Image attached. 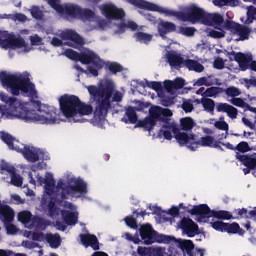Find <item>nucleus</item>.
<instances>
[{
    "label": "nucleus",
    "mask_w": 256,
    "mask_h": 256,
    "mask_svg": "<svg viewBox=\"0 0 256 256\" xmlns=\"http://www.w3.org/2000/svg\"><path fill=\"white\" fill-rule=\"evenodd\" d=\"M223 93V89L219 87H210L202 93V97H217V95H221Z\"/></svg>",
    "instance_id": "nucleus-38"
},
{
    "label": "nucleus",
    "mask_w": 256,
    "mask_h": 256,
    "mask_svg": "<svg viewBox=\"0 0 256 256\" xmlns=\"http://www.w3.org/2000/svg\"><path fill=\"white\" fill-rule=\"evenodd\" d=\"M111 92H106L101 96L100 101H98L96 108L94 110V117L92 119V123L97 125L98 127H103L107 120V111L111 107Z\"/></svg>",
    "instance_id": "nucleus-13"
},
{
    "label": "nucleus",
    "mask_w": 256,
    "mask_h": 256,
    "mask_svg": "<svg viewBox=\"0 0 256 256\" xmlns=\"http://www.w3.org/2000/svg\"><path fill=\"white\" fill-rule=\"evenodd\" d=\"M227 27L230 29L235 41H245V39H249V33H251L249 28L235 22H228Z\"/></svg>",
    "instance_id": "nucleus-20"
},
{
    "label": "nucleus",
    "mask_w": 256,
    "mask_h": 256,
    "mask_svg": "<svg viewBox=\"0 0 256 256\" xmlns=\"http://www.w3.org/2000/svg\"><path fill=\"white\" fill-rule=\"evenodd\" d=\"M180 123L184 131H191V129L195 127V121H193L190 117L182 118Z\"/></svg>",
    "instance_id": "nucleus-40"
},
{
    "label": "nucleus",
    "mask_w": 256,
    "mask_h": 256,
    "mask_svg": "<svg viewBox=\"0 0 256 256\" xmlns=\"http://www.w3.org/2000/svg\"><path fill=\"white\" fill-rule=\"evenodd\" d=\"M100 10L107 19H123L125 17V12L113 4H104L100 6Z\"/></svg>",
    "instance_id": "nucleus-22"
},
{
    "label": "nucleus",
    "mask_w": 256,
    "mask_h": 256,
    "mask_svg": "<svg viewBox=\"0 0 256 256\" xmlns=\"http://www.w3.org/2000/svg\"><path fill=\"white\" fill-rule=\"evenodd\" d=\"M37 217H33L30 211L24 210L18 213V221L23 223V225H27V223L31 221H37Z\"/></svg>",
    "instance_id": "nucleus-36"
},
{
    "label": "nucleus",
    "mask_w": 256,
    "mask_h": 256,
    "mask_svg": "<svg viewBox=\"0 0 256 256\" xmlns=\"http://www.w3.org/2000/svg\"><path fill=\"white\" fill-rule=\"evenodd\" d=\"M10 197L17 205H23L25 203V199L21 198L19 194H11Z\"/></svg>",
    "instance_id": "nucleus-60"
},
{
    "label": "nucleus",
    "mask_w": 256,
    "mask_h": 256,
    "mask_svg": "<svg viewBox=\"0 0 256 256\" xmlns=\"http://www.w3.org/2000/svg\"><path fill=\"white\" fill-rule=\"evenodd\" d=\"M230 103L232 105H235V107H240V109H244V111H247V107H249V104L241 98H232L230 100Z\"/></svg>",
    "instance_id": "nucleus-47"
},
{
    "label": "nucleus",
    "mask_w": 256,
    "mask_h": 256,
    "mask_svg": "<svg viewBox=\"0 0 256 256\" xmlns=\"http://www.w3.org/2000/svg\"><path fill=\"white\" fill-rule=\"evenodd\" d=\"M88 93H90L91 97H97L99 95V88L96 86H88L87 87Z\"/></svg>",
    "instance_id": "nucleus-63"
},
{
    "label": "nucleus",
    "mask_w": 256,
    "mask_h": 256,
    "mask_svg": "<svg viewBox=\"0 0 256 256\" xmlns=\"http://www.w3.org/2000/svg\"><path fill=\"white\" fill-rule=\"evenodd\" d=\"M197 107H199V105L195 106V102H191V100H186L182 104V109L186 113H191V111H193V109H197Z\"/></svg>",
    "instance_id": "nucleus-48"
},
{
    "label": "nucleus",
    "mask_w": 256,
    "mask_h": 256,
    "mask_svg": "<svg viewBox=\"0 0 256 256\" xmlns=\"http://www.w3.org/2000/svg\"><path fill=\"white\" fill-rule=\"evenodd\" d=\"M0 173L3 181L13 185L14 187H21L23 185V177L15 174V167L7 162H1Z\"/></svg>",
    "instance_id": "nucleus-16"
},
{
    "label": "nucleus",
    "mask_w": 256,
    "mask_h": 256,
    "mask_svg": "<svg viewBox=\"0 0 256 256\" xmlns=\"http://www.w3.org/2000/svg\"><path fill=\"white\" fill-rule=\"evenodd\" d=\"M165 57L169 65L175 67V69L185 67V60H183V57H181V55H179L177 52H167Z\"/></svg>",
    "instance_id": "nucleus-28"
},
{
    "label": "nucleus",
    "mask_w": 256,
    "mask_h": 256,
    "mask_svg": "<svg viewBox=\"0 0 256 256\" xmlns=\"http://www.w3.org/2000/svg\"><path fill=\"white\" fill-rule=\"evenodd\" d=\"M230 106H231V105H229V104H227V103H218V104L216 105V111H217L218 113H227V111H228V109H229Z\"/></svg>",
    "instance_id": "nucleus-55"
},
{
    "label": "nucleus",
    "mask_w": 256,
    "mask_h": 256,
    "mask_svg": "<svg viewBox=\"0 0 256 256\" xmlns=\"http://www.w3.org/2000/svg\"><path fill=\"white\" fill-rule=\"evenodd\" d=\"M26 229H32L33 231L24 230L23 236L31 237L32 241H37L38 243H43L47 240V234H44L43 231L47 229V225H25Z\"/></svg>",
    "instance_id": "nucleus-18"
},
{
    "label": "nucleus",
    "mask_w": 256,
    "mask_h": 256,
    "mask_svg": "<svg viewBox=\"0 0 256 256\" xmlns=\"http://www.w3.org/2000/svg\"><path fill=\"white\" fill-rule=\"evenodd\" d=\"M7 235H23L25 230H21L17 225H5Z\"/></svg>",
    "instance_id": "nucleus-42"
},
{
    "label": "nucleus",
    "mask_w": 256,
    "mask_h": 256,
    "mask_svg": "<svg viewBox=\"0 0 256 256\" xmlns=\"http://www.w3.org/2000/svg\"><path fill=\"white\" fill-rule=\"evenodd\" d=\"M238 113L239 111L237 110V108L233 107L232 105H230V107H228V110L226 111V115L230 119H237Z\"/></svg>",
    "instance_id": "nucleus-53"
},
{
    "label": "nucleus",
    "mask_w": 256,
    "mask_h": 256,
    "mask_svg": "<svg viewBox=\"0 0 256 256\" xmlns=\"http://www.w3.org/2000/svg\"><path fill=\"white\" fill-rule=\"evenodd\" d=\"M132 87H136L139 93H143V89H146V87L159 92L162 88V85L160 82H149L147 80H143V81H133Z\"/></svg>",
    "instance_id": "nucleus-26"
},
{
    "label": "nucleus",
    "mask_w": 256,
    "mask_h": 256,
    "mask_svg": "<svg viewBox=\"0 0 256 256\" xmlns=\"http://www.w3.org/2000/svg\"><path fill=\"white\" fill-rule=\"evenodd\" d=\"M233 56L234 61L238 63L242 71H245L249 65H251V61H253V56L251 54L236 53L233 54Z\"/></svg>",
    "instance_id": "nucleus-29"
},
{
    "label": "nucleus",
    "mask_w": 256,
    "mask_h": 256,
    "mask_svg": "<svg viewBox=\"0 0 256 256\" xmlns=\"http://www.w3.org/2000/svg\"><path fill=\"white\" fill-rule=\"evenodd\" d=\"M236 157L239 159V161H241L242 165L253 169L252 173L256 178V154L252 156L237 155Z\"/></svg>",
    "instance_id": "nucleus-33"
},
{
    "label": "nucleus",
    "mask_w": 256,
    "mask_h": 256,
    "mask_svg": "<svg viewBox=\"0 0 256 256\" xmlns=\"http://www.w3.org/2000/svg\"><path fill=\"white\" fill-rule=\"evenodd\" d=\"M59 211H61L60 217L66 221V223H70L75 225L77 223V217L79 213H77V208L73 206L71 203H63L54 202L49 204L48 213L50 217H55V219H59Z\"/></svg>",
    "instance_id": "nucleus-9"
},
{
    "label": "nucleus",
    "mask_w": 256,
    "mask_h": 256,
    "mask_svg": "<svg viewBox=\"0 0 256 256\" xmlns=\"http://www.w3.org/2000/svg\"><path fill=\"white\" fill-rule=\"evenodd\" d=\"M64 55L72 61H81L84 65H91L88 68V73L94 77L99 75V70L103 69L105 65V62H103V60H101V58H99L95 52L89 49H84L81 54L69 49L65 51Z\"/></svg>",
    "instance_id": "nucleus-7"
},
{
    "label": "nucleus",
    "mask_w": 256,
    "mask_h": 256,
    "mask_svg": "<svg viewBox=\"0 0 256 256\" xmlns=\"http://www.w3.org/2000/svg\"><path fill=\"white\" fill-rule=\"evenodd\" d=\"M0 219L3 223H11L15 219L13 208L6 204H0Z\"/></svg>",
    "instance_id": "nucleus-30"
},
{
    "label": "nucleus",
    "mask_w": 256,
    "mask_h": 256,
    "mask_svg": "<svg viewBox=\"0 0 256 256\" xmlns=\"http://www.w3.org/2000/svg\"><path fill=\"white\" fill-rule=\"evenodd\" d=\"M1 140L7 144V146L12 151H17V153H22L27 161L35 163V161H42L44 159H49L47 152L42 149L35 148L34 146H24L19 140L13 138L8 133H1Z\"/></svg>",
    "instance_id": "nucleus-6"
},
{
    "label": "nucleus",
    "mask_w": 256,
    "mask_h": 256,
    "mask_svg": "<svg viewBox=\"0 0 256 256\" xmlns=\"http://www.w3.org/2000/svg\"><path fill=\"white\" fill-rule=\"evenodd\" d=\"M164 87L168 93H175L177 89H183L185 87V80L183 78H177L174 81H164Z\"/></svg>",
    "instance_id": "nucleus-31"
},
{
    "label": "nucleus",
    "mask_w": 256,
    "mask_h": 256,
    "mask_svg": "<svg viewBox=\"0 0 256 256\" xmlns=\"http://www.w3.org/2000/svg\"><path fill=\"white\" fill-rule=\"evenodd\" d=\"M151 251H152V246L150 247L138 246L137 248V254L139 256H151Z\"/></svg>",
    "instance_id": "nucleus-50"
},
{
    "label": "nucleus",
    "mask_w": 256,
    "mask_h": 256,
    "mask_svg": "<svg viewBox=\"0 0 256 256\" xmlns=\"http://www.w3.org/2000/svg\"><path fill=\"white\" fill-rule=\"evenodd\" d=\"M194 105L195 107H198L202 105L204 111H206L207 113H214L215 111V101H213V99H209V98H203L202 100L196 99L194 100Z\"/></svg>",
    "instance_id": "nucleus-34"
},
{
    "label": "nucleus",
    "mask_w": 256,
    "mask_h": 256,
    "mask_svg": "<svg viewBox=\"0 0 256 256\" xmlns=\"http://www.w3.org/2000/svg\"><path fill=\"white\" fill-rule=\"evenodd\" d=\"M68 189L65 193L71 195V197H81L84 193H87V184L81 179H77L73 176L68 177Z\"/></svg>",
    "instance_id": "nucleus-17"
},
{
    "label": "nucleus",
    "mask_w": 256,
    "mask_h": 256,
    "mask_svg": "<svg viewBox=\"0 0 256 256\" xmlns=\"http://www.w3.org/2000/svg\"><path fill=\"white\" fill-rule=\"evenodd\" d=\"M177 229L182 231L183 235L187 237H195V235H200V238L205 239V231L203 228H200L199 225H178ZM201 241V239H199Z\"/></svg>",
    "instance_id": "nucleus-24"
},
{
    "label": "nucleus",
    "mask_w": 256,
    "mask_h": 256,
    "mask_svg": "<svg viewBox=\"0 0 256 256\" xmlns=\"http://www.w3.org/2000/svg\"><path fill=\"white\" fill-rule=\"evenodd\" d=\"M47 2L52 9H55V11L61 15H70L76 19H82V21H89L93 27L98 23L97 18H95V13L91 10H81V8L73 4L61 6L59 5V0H47Z\"/></svg>",
    "instance_id": "nucleus-8"
},
{
    "label": "nucleus",
    "mask_w": 256,
    "mask_h": 256,
    "mask_svg": "<svg viewBox=\"0 0 256 256\" xmlns=\"http://www.w3.org/2000/svg\"><path fill=\"white\" fill-rule=\"evenodd\" d=\"M175 103V97L169 98V97H163L161 99V104L164 105V107H169L170 105H174Z\"/></svg>",
    "instance_id": "nucleus-58"
},
{
    "label": "nucleus",
    "mask_w": 256,
    "mask_h": 256,
    "mask_svg": "<svg viewBox=\"0 0 256 256\" xmlns=\"http://www.w3.org/2000/svg\"><path fill=\"white\" fill-rule=\"evenodd\" d=\"M208 35L213 39H223V37H225V31L219 27H215L208 32Z\"/></svg>",
    "instance_id": "nucleus-43"
},
{
    "label": "nucleus",
    "mask_w": 256,
    "mask_h": 256,
    "mask_svg": "<svg viewBox=\"0 0 256 256\" xmlns=\"http://www.w3.org/2000/svg\"><path fill=\"white\" fill-rule=\"evenodd\" d=\"M135 5L141 7L142 9H147V11H157L158 13H163L168 17H177L179 21L189 22V23H202L208 26H218L223 27V16L219 13H207L205 10L197 6V4H190L186 6H180V11L170 10L163 8L157 4L143 0H135Z\"/></svg>",
    "instance_id": "nucleus-3"
},
{
    "label": "nucleus",
    "mask_w": 256,
    "mask_h": 256,
    "mask_svg": "<svg viewBox=\"0 0 256 256\" xmlns=\"http://www.w3.org/2000/svg\"><path fill=\"white\" fill-rule=\"evenodd\" d=\"M212 227L220 233L245 235V230L240 225H212Z\"/></svg>",
    "instance_id": "nucleus-27"
},
{
    "label": "nucleus",
    "mask_w": 256,
    "mask_h": 256,
    "mask_svg": "<svg viewBox=\"0 0 256 256\" xmlns=\"http://www.w3.org/2000/svg\"><path fill=\"white\" fill-rule=\"evenodd\" d=\"M125 27L131 29L132 31H135V29H137V24L135 22H127L125 26L122 25L119 27V33H123V31H125Z\"/></svg>",
    "instance_id": "nucleus-57"
},
{
    "label": "nucleus",
    "mask_w": 256,
    "mask_h": 256,
    "mask_svg": "<svg viewBox=\"0 0 256 256\" xmlns=\"http://www.w3.org/2000/svg\"><path fill=\"white\" fill-rule=\"evenodd\" d=\"M136 103L138 107L128 108L126 110L125 117L122 118V121H124L125 123H137V114L135 113V111H144V109H147V107H149V105L141 101H137Z\"/></svg>",
    "instance_id": "nucleus-25"
},
{
    "label": "nucleus",
    "mask_w": 256,
    "mask_h": 256,
    "mask_svg": "<svg viewBox=\"0 0 256 256\" xmlns=\"http://www.w3.org/2000/svg\"><path fill=\"white\" fill-rule=\"evenodd\" d=\"M0 81L2 87L12 93V95H25L31 99H37V90L35 85L29 79V73L0 72Z\"/></svg>",
    "instance_id": "nucleus-4"
},
{
    "label": "nucleus",
    "mask_w": 256,
    "mask_h": 256,
    "mask_svg": "<svg viewBox=\"0 0 256 256\" xmlns=\"http://www.w3.org/2000/svg\"><path fill=\"white\" fill-rule=\"evenodd\" d=\"M179 207L172 206L168 210H163L157 216H155L157 223H162L164 225H173L175 223V217H179Z\"/></svg>",
    "instance_id": "nucleus-19"
},
{
    "label": "nucleus",
    "mask_w": 256,
    "mask_h": 256,
    "mask_svg": "<svg viewBox=\"0 0 256 256\" xmlns=\"http://www.w3.org/2000/svg\"><path fill=\"white\" fill-rule=\"evenodd\" d=\"M195 28L193 27H179L177 30V33H180V35H184L185 37H193L195 35Z\"/></svg>",
    "instance_id": "nucleus-44"
},
{
    "label": "nucleus",
    "mask_w": 256,
    "mask_h": 256,
    "mask_svg": "<svg viewBox=\"0 0 256 256\" xmlns=\"http://www.w3.org/2000/svg\"><path fill=\"white\" fill-rule=\"evenodd\" d=\"M242 123L248 127L249 129H255L256 127V122L252 121L251 119L247 118V117H243L242 118Z\"/></svg>",
    "instance_id": "nucleus-56"
},
{
    "label": "nucleus",
    "mask_w": 256,
    "mask_h": 256,
    "mask_svg": "<svg viewBox=\"0 0 256 256\" xmlns=\"http://www.w3.org/2000/svg\"><path fill=\"white\" fill-rule=\"evenodd\" d=\"M140 237L145 245H153V243L167 245L170 239L169 235L159 234V232L155 231L151 225L140 226Z\"/></svg>",
    "instance_id": "nucleus-15"
},
{
    "label": "nucleus",
    "mask_w": 256,
    "mask_h": 256,
    "mask_svg": "<svg viewBox=\"0 0 256 256\" xmlns=\"http://www.w3.org/2000/svg\"><path fill=\"white\" fill-rule=\"evenodd\" d=\"M184 67H187L189 71H196V73H203L205 67L195 60H185Z\"/></svg>",
    "instance_id": "nucleus-37"
},
{
    "label": "nucleus",
    "mask_w": 256,
    "mask_h": 256,
    "mask_svg": "<svg viewBox=\"0 0 256 256\" xmlns=\"http://www.w3.org/2000/svg\"><path fill=\"white\" fill-rule=\"evenodd\" d=\"M158 29V33L160 35V37H162V39H167L165 37V35H167V33H171V31H175L176 26L175 24L171 23V22H167V21H163L160 20L157 26Z\"/></svg>",
    "instance_id": "nucleus-32"
},
{
    "label": "nucleus",
    "mask_w": 256,
    "mask_h": 256,
    "mask_svg": "<svg viewBox=\"0 0 256 256\" xmlns=\"http://www.w3.org/2000/svg\"><path fill=\"white\" fill-rule=\"evenodd\" d=\"M107 69L111 71V73H119V71H121V65L112 62L107 64Z\"/></svg>",
    "instance_id": "nucleus-54"
},
{
    "label": "nucleus",
    "mask_w": 256,
    "mask_h": 256,
    "mask_svg": "<svg viewBox=\"0 0 256 256\" xmlns=\"http://www.w3.org/2000/svg\"><path fill=\"white\" fill-rule=\"evenodd\" d=\"M148 209L150 211H152V213H154L157 217V215H159V213H161L163 210L161 209V207L157 206V205H153V204H149L148 205Z\"/></svg>",
    "instance_id": "nucleus-62"
},
{
    "label": "nucleus",
    "mask_w": 256,
    "mask_h": 256,
    "mask_svg": "<svg viewBox=\"0 0 256 256\" xmlns=\"http://www.w3.org/2000/svg\"><path fill=\"white\" fill-rule=\"evenodd\" d=\"M30 13H31L32 17H34V19H41V17H42L41 10H39L38 7H35V6L32 7L30 9Z\"/></svg>",
    "instance_id": "nucleus-59"
},
{
    "label": "nucleus",
    "mask_w": 256,
    "mask_h": 256,
    "mask_svg": "<svg viewBox=\"0 0 256 256\" xmlns=\"http://www.w3.org/2000/svg\"><path fill=\"white\" fill-rule=\"evenodd\" d=\"M237 151H240V153H247L249 151H251V147L249 146V143L247 142H240L237 146H236Z\"/></svg>",
    "instance_id": "nucleus-52"
},
{
    "label": "nucleus",
    "mask_w": 256,
    "mask_h": 256,
    "mask_svg": "<svg viewBox=\"0 0 256 256\" xmlns=\"http://www.w3.org/2000/svg\"><path fill=\"white\" fill-rule=\"evenodd\" d=\"M0 101L9 105L7 110H3V106L0 105V115L5 119H20L25 123H41L42 125H55L61 122L55 107L41 104L39 101L23 102L9 97L4 92H0Z\"/></svg>",
    "instance_id": "nucleus-2"
},
{
    "label": "nucleus",
    "mask_w": 256,
    "mask_h": 256,
    "mask_svg": "<svg viewBox=\"0 0 256 256\" xmlns=\"http://www.w3.org/2000/svg\"><path fill=\"white\" fill-rule=\"evenodd\" d=\"M58 36L62 39L65 45L70 47H77L78 45H83V39L75 33L73 30H66L58 33Z\"/></svg>",
    "instance_id": "nucleus-21"
},
{
    "label": "nucleus",
    "mask_w": 256,
    "mask_h": 256,
    "mask_svg": "<svg viewBox=\"0 0 256 256\" xmlns=\"http://www.w3.org/2000/svg\"><path fill=\"white\" fill-rule=\"evenodd\" d=\"M166 245H173L182 250L184 255L188 256H205L206 250L204 248H195V244L191 240H183L181 238H175V236L169 235Z\"/></svg>",
    "instance_id": "nucleus-14"
},
{
    "label": "nucleus",
    "mask_w": 256,
    "mask_h": 256,
    "mask_svg": "<svg viewBox=\"0 0 256 256\" xmlns=\"http://www.w3.org/2000/svg\"><path fill=\"white\" fill-rule=\"evenodd\" d=\"M216 7H225V5H230V7H237L239 5L238 0H213Z\"/></svg>",
    "instance_id": "nucleus-39"
},
{
    "label": "nucleus",
    "mask_w": 256,
    "mask_h": 256,
    "mask_svg": "<svg viewBox=\"0 0 256 256\" xmlns=\"http://www.w3.org/2000/svg\"><path fill=\"white\" fill-rule=\"evenodd\" d=\"M227 60H223V58L217 57L214 59L213 67L214 69H225V64Z\"/></svg>",
    "instance_id": "nucleus-51"
},
{
    "label": "nucleus",
    "mask_w": 256,
    "mask_h": 256,
    "mask_svg": "<svg viewBox=\"0 0 256 256\" xmlns=\"http://www.w3.org/2000/svg\"><path fill=\"white\" fill-rule=\"evenodd\" d=\"M190 213L191 215H199V223H207V221H215V219H233V216L228 211H211L209 206L205 204L194 206Z\"/></svg>",
    "instance_id": "nucleus-10"
},
{
    "label": "nucleus",
    "mask_w": 256,
    "mask_h": 256,
    "mask_svg": "<svg viewBox=\"0 0 256 256\" xmlns=\"http://www.w3.org/2000/svg\"><path fill=\"white\" fill-rule=\"evenodd\" d=\"M149 113V117L142 121V127L151 131L157 123H160L162 127L157 134L158 139H163L164 137V139L171 141L173 136H175L179 145L187 147L190 151H195L199 147H219L217 141L212 136L199 138V136L191 133H177L175 122H167L169 117H173V112L169 109L152 106L149 109Z\"/></svg>",
    "instance_id": "nucleus-1"
},
{
    "label": "nucleus",
    "mask_w": 256,
    "mask_h": 256,
    "mask_svg": "<svg viewBox=\"0 0 256 256\" xmlns=\"http://www.w3.org/2000/svg\"><path fill=\"white\" fill-rule=\"evenodd\" d=\"M80 243L85 247V249H93V251H99V239H97V236L95 234H80Z\"/></svg>",
    "instance_id": "nucleus-23"
},
{
    "label": "nucleus",
    "mask_w": 256,
    "mask_h": 256,
    "mask_svg": "<svg viewBox=\"0 0 256 256\" xmlns=\"http://www.w3.org/2000/svg\"><path fill=\"white\" fill-rule=\"evenodd\" d=\"M216 129H219L220 131H229V124L225 121L224 117H220L219 120H216L215 126Z\"/></svg>",
    "instance_id": "nucleus-45"
},
{
    "label": "nucleus",
    "mask_w": 256,
    "mask_h": 256,
    "mask_svg": "<svg viewBox=\"0 0 256 256\" xmlns=\"http://www.w3.org/2000/svg\"><path fill=\"white\" fill-rule=\"evenodd\" d=\"M30 41L32 45H41L43 43V39H41V37L38 35L31 36Z\"/></svg>",
    "instance_id": "nucleus-64"
},
{
    "label": "nucleus",
    "mask_w": 256,
    "mask_h": 256,
    "mask_svg": "<svg viewBox=\"0 0 256 256\" xmlns=\"http://www.w3.org/2000/svg\"><path fill=\"white\" fill-rule=\"evenodd\" d=\"M150 256H167V248L162 246H152Z\"/></svg>",
    "instance_id": "nucleus-46"
},
{
    "label": "nucleus",
    "mask_w": 256,
    "mask_h": 256,
    "mask_svg": "<svg viewBox=\"0 0 256 256\" xmlns=\"http://www.w3.org/2000/svg\"><path fill=\"white\" fill-rule=\"evenodd\" d=\"M39 171V165H34L32 167V171L28 174L29 183L31 185H44V191L46 195H52L55 191V180L53 179V174L47 173L45 178L41 177V175L37 172Z\"/></svg>",
    "instance_id": "nucleus-12"
},
{
    "label": "nucleus",
    "mask_w": 256,
    "mask_h": 256,
    "mask_svg": "<svg viewBox=\"0 0 256 256\" xmlns=\"http://www.w3.org/2000/svg\"><path fill=\"white\" fill-rule=\"evenodd\" d=\"M46 243L51 247V249H59L61 247V236L59 234H46Z\"/></svg>",
    "instance_id": "nucleus-35"
},
{
    "label": "nucleus",
    "mask_w": 256,
    "mask_h": 256,
    "mask_svg": "<svg viewBox=\"0 0 256 256\" xmlns=\"http://www.w3.org/2000/svg\"><path fill=\"white\" fill-rule=\"evenodd\" d=\"M226 95L235 99L236 97H239V95H241V90H239V88L237 87H229L226 89Z\"/></svg>",
    "instance_id": "nucleus-49"
},
{
    "label": "nucleus",
    "mask_w": 256,
    "mask_h": 256,
    "mask_svg": "<svg viewBox=\"0 0 256 256\" xmlns=\"http://www.w3.org/2000/svg\"><path fill=\"white\" fill-rule=\"evenodd\" d=\"M203 85H205L206 87L209 86V81H207V78L202 77L199 78L195 83H194V87H203Z\"/></svg>",
    "instance_id": "nucleus-61"
},
{
    "label": "nucleus",
    "mask_w": 256,
    "mask_h": 256,
    "mask_svg": "<svg viewBox=\"0 0 256 256\" xmlns=\"http://www.w3.org/2000/svg\"><path fill=\"white\" fill-rule=\"evenodd\" d=\"M135 39L140 43H149L152 41L153 35L144 32H138L135 34Z\"/></svg>",
    "instance_id": "nucleus-41"
},
{
    "label": "nucleus",
    "mask_w": 256,
    "mask_h": 256,
    "mask_svg": "<svg viewBox=\"0 0 256 256\" xmlns=\"http://www.w3.org/2000/svg\"><path fill=\"white\" fill-rule=\"evenodd\" d=\"M60 109L67 119H73L74 123H81L85 115L93 113V107L82 103L77 96L64 95L59 98Z\"/></svg>",
    "instance_id": "nucleus-5"
},
{
    "label": "nucleus",
    "mask_w": 256,
    "mask_h": 256,
    "mask_svg": "<svg viewBox=\"0 0 256 256\" xmlns=\"http://www.w3.org/2000/svg\"><path fill=\"white\" fill-rule=\"evenodd\" d=\"M0 47L2 49H11L17 51V53H29L31 46L23 40L21 37H15L12 34H8L7 31L0 30Z\"/></svg>",
    "instance_id": "nucleus-11"
}]
</instances>
